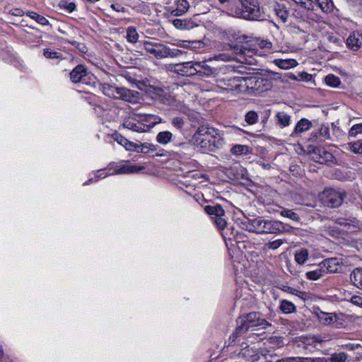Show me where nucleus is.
<instances>
[{
    "instance_id": "f257e3e1",
    "label": "nucleus",
    "mask_w": 362,
    "mask_h": 362,
    "mask_svg": "<svg viewBox=\"0 0 362 362\" xmlns=\"http://www.w3.org/2000/svg\"><path fill=\"white\" fill-rule=\"evenodd\" d=\"M194 144L203 152H216L225 144L221 131L208 125L200 126L193 136Z\"/></svg>"
},
{
    "instance_id": "f03ea898",
    "label": "nucleus",
    "mask_w": 362,
    "mask_h": 362,
    "mask_svg": "<svg viewBox=\"0 0 362 362\" xmlns=\"http://www.w3.org/2000/svg\"><path fill=\"white\" fill-rule=\"evenodd\" d=\"M229 15L250 21L259 20L261 12L257 0H218Z\"/></svg>"
},
{
    "instance_id": "7ed1b4c3",
    "label": "nucleus",
    "mask_w": 362,
    "mask_h": 362,
    "mask_svg": "<svg viewBox=\"0 0 362 362\" xmlns=\"http://www.w3.org/2000/svg\"><path fill=\"white\" fill-rule=\"evenodd\" d=\"M245 229L248 231L257 233H274L278 234L285 230V226L283 223L279 221L264 220L261 218H257L248 220Z\"/></svg>"
},
{
    "instance_id": "20e7f679",
    "label": "nucleus",
    "mask_w": 362,
    "mask_h": 362,
    "mask_svg": "<svg viewBox=\"0 0 362 362\" xmlns=\"http://www.w3.org/2000/svg\"><path fill=\"white\" fill-rule=\"evenodd\" d=\"M231 61L233 59L232 56L226 54H221L216 57L215 59H209L202 62H194L195 74L201 76L215 77L221 70V67H216L213 65L216 60Z\"/></svg>"
},
{
    "instance_id": "39448f33",
    "label": "nucleus",
    "mask_w": 362,
    "mask_h": 362,
    "mask_svg": "<svg viewBox=\"0 0 362 362\" xmlns=\"http://www.w3.org/2000/svg\"><path fill=\"white\" fill-rule=\"evenodd\" d=\"M243 77L218 79L216 81L217 91L221 93L226 91L231 93H240L243 88Z\"/></svg>"
},
{
    "instance_id": "423d86ee",
    "label": "nucleus",
    "mask_w": 362,
    "mask_h": 362,
    "mask_svg": "<svg viewBox=\"0 0 362 362\" xmlns=\"http://www.w3.org/2000/svg\"><path fill=\"white\" fill-rule=\"evenodd\" d=\"M346 194L337 189H325L322 192V199L323 204L329 208H336L341 205Z\"/></svg>"
},
{
    "instance_id": "0eeeda50",
    "label": "nucleus",
    "mask_w": 362,
    "mask_h": 362,
    "mask_svg": "<svg viewBox=\"0 0 362 362\" xmlns=\"http://www.w3.org/2000/svg\"><path fill=\"white\" fill-rule=\"evenodd\" d=\"M204 211L211 216L219 230L225 228L227 223L225 218V211L220 204L207 205L204 206Z\"/></svg>"
},
{
    "instance_id": "6e6552de",
    "label": "nucleus",
    "mask_w": 362,
    "mask_h": 362,
    "mask_svg": "<svg viewBox=\"0 0 362 362\" xmlns=\"http://www.w3.org/2000/svg\"><path fill=\"white\" fill-rule=\"evenodd\" d=\"M194 62H186L178 64H169L168 69L173 73L182 76H191L195 75Z\"/></svg>"
},
{
    "instance_id": "1a4fd4ad",
    "label": "nucleus",
    "mask_w": 362,
    "mask_h": 362,
    "mask_svg": "<svg viewBox=\"0 0 362 362\" xmlns=\"http://www.w3.org/2000/svg\"><path fill=\"white\" fill-rule=\"evenodd\" d=\"M165 46L163 44L154 43L150 41H141L139 42V48L144 49L148 53L152 54L157 59H163Z\"/></svg>"
},
{
    "instance_id": "9d476101",
    "label": "nucleus",
    "mask_w": 362,
    "mask_h": 362,
    "mask_svg": "<svg viewBox=\"0 0 362 362\" xmlns=\"http://www.w3.org/2000/svg\"><path fill=\"white\" fill-rule=\"evenodd\" d=\"M250 327H261L264 329L267 326H271L264 318L262 317V314L257 312H251L245 316L240 317Z\"/></svg>"
},
{
    "instance_id": "9b49d317",
    "label": "nucleus",
    "mask_w": 362,
    "mask_h": 362,
    "mask_svg": "<svg viewBox=\"0 0 362 362\" xmlns=\"http://www.w3.org/2000/svg\"><path fill=\"white\" fill-rule=\"evenodd\" d=\"M139 92L124 87L115 86L113 98L134 103L138 100Z\"/></svg>"
},
{
    "instance_id": "f8f14e48",
    "label": "nucleus",
    "mask_w": 362,
    "mask_h": 362,
    "mask_svg": "<svg viewBox=\"0 0 362 362\" xmlns=\"http://www.w3.org/2000/svg\"><path fill=\"white\" fill-rule=\"evenodd\" d=\"M312 159L319 163H334L335 158L330 152L324 148H316L311 153Z\"/></svg>"
},
{
    "instance_id": "ddd939ff",
    "label": "nucleus",
    "mask_w": 362,
    "mask_h": 362,
    "mask_svg": "<svg viewBox=\"0 0 362 362\" xmlns=\"http://www.w3.org/2000/svg\"><path fill=\"white\" fill-rule=\"evenodd\" d=\"M341 262L337 257L324 259L320 262V267L323 269L325 274L338 272L341 268Z\"/></svg>"
},
{
    "instance_id": "4468645a",
    "label": "nucleus",
    "mask_w": 362,
    "mask_h": 362,
    "mask_svg": "<svg viewBox=\"0 0 362 362\" xmlns=\"http://www.w3.org/2000/svg\"><path fill=\"white\" fill-rule=\"evenodd\" d=\"M243 88L245 86L256 91L262 90V87L264 85V79L260 77H243Z\"/></svg>"
},
{
    "instance_id": "2eb2a0df",
    "label": "nucleus",
    "mask_w": 362,
    "mask_h": 362,
    "mask_svg": "<svg viewBox=\"0 0 362 362\" xmlns=\"http://www.w3.org/2000/svg\"><path fill=\"white\" fill-rule=\"evenodd\" d=\"M88 71L86 68L82 65H77L70 73V79L73 83H86V77Z\"/></svg>"
},
{
    "instance_id": "dca6fc26",
    "label": "nucleus",
    "mask_w": 362,
    "mask_h": 362,
    "mask_svg": "<svg viewBox=\"0 0 362 362\" xmlns=\"http://www.w3.org/2000/svg\"><path fill=\"white\" fill-rule=\"evenodd\" d=\"M122 127L125 129L139 133L145 132L149 129L148 125H145L141 122L130 118L124 120Z\"/></svg>"
},
{
    "instance_id": "f3484780",
    "label": "nucleus",
    "mask_w": 362,
    "mask_h": 362,
    "mask_svg": "<svg viewBox=\"0 0 362 362\" xmlns=\"http://www.w3.org/2000/svg\"><path fill=\"white\" fill-rule=\"evenodd\" d=\"M346 45L351 50H358L362 46V34L357 31L351 32L346 40Z\"/></svg>"
},
{
    "instance_id": "a211bd4d",
    "label": "nucleus",
    "mask_w": 362,
    "mask_h": 362,
    "mask_svg": "<svg viewBox=\"0 0 362 362\" xmlns=\"http://www.w3.org/2000/svg\"><path fill=\"white\" fill-rule=\"evenodd\" d=\"M189 4L187 0H175L174 5L170 8V13L175 16L185 14L189 9Z\"/></svg>"
},
{
    "instance_id": "6ab92c4d",
    "label": "nucleus",
    "mask_w": 362,
    "mask_h": 362,
    "mask_svg": "<svg viewBox=\"0 0 362 362\" xmlns=\"http://www.w3.org/2000/svg\"><path fill=\"white\" fill-rule=\"evenodd\" d=\"M173 24L177 29L181 30H189L199 25L192 18H176L173 21Z\"/></svg>"
},
{
    "instance_id": "aec40b11",
    "label": "nucleus",
    "mask_w": 362,
    "mask_h": 362,
    "mask_svg": "<svg viewBox=\"0 0 362 362\" xmlns=\"http://www.w3.org/2000/svg\"><path fill=\"white\" fill-rule=\"evenodd\" d=\"M250 327L240 317L238 320V326L235 328V331L232 333V334L229 337V340L231 342H234L237 338L244 335L247 333Z\"/></svg>"
},
{
    "instance_id": "412c9836",
    "label": "nucleus",
    "mask_w": 362,
    "mask_h": 362,
    "mask_svg": "<svg viewBox=\"0 0 362 362\" xmlns=\"http://www.w3.org/2000/svg\"><path fill=\"white\" fill-rule=\"evenodd\" d=\"M313 124L311 121L308 120L306 118L300 119L295 126V128L292 133L291 134V136L296 137L298 136L300 134L307 132L312 127Z\"/></svg>"
},
{
    "instance_id": "4be33fe9",
    "label": "nucleus",
    "mask_w": 362,
    "mask_h": 362,
    "mask_svg": "<svg viewBox=\"0 0 362 362\" xmlns=\"http://www.w3.org/2000/svg\"><path fill=\"white\" fill-rule=\"evenodd\" d=\"M316 315L319 322L323 325H329L337 321V316L334 313L319 310L316 312Z\"/></svg>"
},
{
    "instance_id": "5701e85b",
    "label": "nucleus",
    "mask_w": 362,
    "mask_h": 362,
    "mask_svg": "<svg viewBox=\"0 0 362 362\" xmlns=\"http://www.w3.org/2000/svg\"><path fill=\"white\" fill-rule=\"evenodd\" d=\"M176 45L181 47L196 50L204 47L206 43L203 40H179Z\"/></svg>"
},
{
    "instance_id": "b1692460",
    "label": "nucleus",
    "mask_w": 362,
    "mask_h": 362,
    "mask_svg": "<svg viewBox=\"0 0 362 362\" xmlns=\"http://www.w3.org/2000/svg\"><path fill=\"white\" fill-rule=\"evenodd\" d=\"M238 356L240 358L250 362H254L257 359L256 351L249 346H245L243 349H242L238 353Z\"/></svg>"
},
{
    "instance_id": "393cba45",
    "label": "nucleus",
    "mask_w": 362,
    "mask_h": 362,
    "mask_svg": "<svg viewBox=\"0 0 362 362\" xmlns=\"http://www.w3.org/2000/svg\"><path fill=\"white\" fill-rule=\"evenodd\" d=\"M144 168L136 165H124L114 170L112 175L129 174L138 173Z\"/></svg>"
},
{
    "instance_id": "a878e982",
    "label": "nucleus",
    "mask_w": 362,
    "mask_h": 362,
    "mask_svg": "<svg viewBox=\"0 0 362 362\" xmlns=\"http://www.w3.org/2000/svg\"><path fill=\"white\" fill-rule=\"evenodd\" d=\"M303 20L308 21L309 23H318L322 21L321 16L315 13L314 11L313 4L310 9H305Z\"/></svg>"
},
{
    "instance_id": "bb28decb",
    "label": "nucleus",
    "mask_w": 362,
    "mask_h": 362,
    "mask_svg": "<svg viewBox=\"0 0 362 362\" xmlns=\"http://www.w3.org/2000/svg\"><path fill=\"white\" fill-rule=\"evenodd\" d=\"M274 63L278 67L282 69H288L296 67L298 64L294 59H276L274 60Z\"/></svg>"
},
{
    "instance_id": "cd10ccee",
    "label": "nucleus",
    "mask_w": 362,
    "mask_h": 362,
    "mask_svg": "<svg viewBox=\"0 0 362 362\" xmlns=\"http://www.w3.org/2000/svg\"><path fill=\"white\" fill-rule=\"evenodd\" d=\"M274 11L282 22L286 23L287 21L288 11L284 4L276 3L274 6Z\"/></svg>"
},
{
    "instance_id": "c85d7f7f",
    "label": "nucleus",
    "mask_w": 362,
    "mask_h": 362,
    "mask_svg": "<svg viewBox=\"0 0 362 362\" xmlns=\"http://www.w3.org/2000/svg\"><path fill=\"white\" fill-rule=\"evenodd\" d=\"M350 280L357 288L362 290V268H356L350 274Z\"/></svg>"
},
{
    "instance_id": "c756f323",
    "label": "nucleus",
    "mask_w": 362,
    "mask_h": 362,
    "mask_svg": "<svg viewBox=\"0 0 362 362\" xmlns=\"http://www.w3.org/2000/svg\"><path fill=\"white\" fill-rule=\"evenodd\" d=\"M228 47L230 49L232 50L236 54L247 57L250 56L251 54L255 53L254 49H248L240 44L228 45Z\"/></svg>"
},
{
    "instance_id": "7c9ffc66",
    "label": "nucleus",
    "mask_w": 362,
    "mask_h": 362,
    "mask_svg": "<svg viewBox=\"0 0 362 362\" xmlns=\"http://www.w3.org/2000/svg\"><path fill=\"white\" fill-rule=\"evenodd\" d=\"M276 124L281 128L288 127L291 124V116L285 112H278L276 114Z\"/></svg>"
},
{
    "instance_id": "2f4dec72",
    "label": "nucleus",
    "mask_w": 362,
    "mask_h": 362,
    "mask_svg": "<svg viewBox=\"0 0 362 362\" xmlns=\"http://www.w3.org/2000/svg\"><path fill=\"white\" fill-rule=\"evenodd\" d=\"M322 268L320 267V263L316 267L315 269L305 273V276L309 280H317L325 275Z\"/></svg>"
},
{
    "instance_id": "473e14b6",
    "label": "nucleus",
    "mask_w": 362,
    "mask_h": 362,
    "mask_svg": "<svg viewBox=\"0 0 362 362\" xmlns=\"http://www.w3.org/2000/svg\"><path fill=\"white\" fill-rule=\"evenodd\" d=\"M173 134L169 131L159 132L156 136V141L160 144L166 145L172 141Z\"/></svg>"
},
{
    "instance_id": "72a5a7b5",
    "label": "nucleus",
    "mask_w": 362,
    "mask_h": 362,
    "mask_svg": "<svg viewBox=\"0 0 362 362\" xmlns=\"http://www.w3.org/2000/svg\"><path fill=\"white\" fill-rule=\"evenodd\" d=\"M309 252L305 248H300L295 253V260L299 264H304L308 259Z\"/></svg>"
},
{
    "instance_id": "f704fd0d",
    "label": "nucleus",
    "mask_w": 362,
    "mask_h": 362,
    "mask_svg": "<svg viewBox=\"0 0 362 362\" xmlns=\"http://www.w3.org/2000/svg\"><path fill=\"white\" fill-rule=\"evenodd\" d=\"M321 10L327 13H331L334 8V3L332 0H315Z\"/></svg>"
},
{
    "instance_id": "c9c22d12",
    "label": "nucleus",
    "mask_w": 362,
    "mask_h": 362,
    "mask_svg": "<svg viewBox=\"0 0 362 362\" xmlns=\"http://www.w3.org/2000/svg\"><path fill=\"white\" fill-rule=\"evenodd\" d=\"M126 38L129 42L136 43L140 42L138 41L139 34L136 29L134 26H129L127 28V36Z\"/></svg>"
},
{
    "instance_id": "e433bc0d",
    "label": "nucleus",
    "mask_w": 362,
    "mask_h": 362,
    "mask_svg": "<svg viewBox=\"0 0 362 362\" xmlns=\"http://www.w3.org/2000/svg\"><path fill=\"white\" fill-rule=\"evenodd\" d=\"M180 111L192 122H199L200 116L197 112H195L186 107H181Z\"/></svg>"
},
{
    "instance_id": "4c0bfd02",
    "label": "nucleus",
    "mask_w": 362,
    "mask_h": 362,
    "mask_svg": "<svg viewBox=\"0 0 362 362\" xmlns=\"http://www.w3.org/2000/svg\"><path fill=\"white\" fill-rule=\"evenodd\" d=\"M280 309L284 313L290 314L296 312V307L293 303L287 300H282L281 301Z\"/></svg>"
},
{
    "instance_id": "58836bf2",
    "label": "nucleus",
    "mask_w": 362,
    "mask_h": 362,
    "mask_svg": "<svg viewBox=\"0 0 362 362\" xmlns=\"http://www.w3.org/2000/svg\"><path fill=\"white\" fill-rule=\"evenodd\" d=\"M249 151L250 147L242 144H235L230 149L231 153L235 156L246 155Z\"/></svg>"
},
{
    "instance_id": "ea45409f",
    "label": "nucleus",
    "mask_w": 362,
    "mask_h": 362,
    "mask_svg": "<svg viewBox=\"0 0 362 362\" xmlns=\"http://www.w3.org/2000/svg\"><path fill=\"white\" fill-rule=\"evenodd\" d=\"M338 223L344 226H347V230H350L351 227L353 228H358L360 222L356 218L344 219L339 218L338 220Z\"/></svg>"
},
{
    "instance_id": "a19ab883",
    "label": "nucleus",
    "mask_w": 362,
    "mask_h": 362,
    "mask_svg": "<svg viewBox=\"0 0 362 362\" xmlns=\"http://www.w3.org/2000/svg\"><path fill=\"white\" fill-rule=\"evenodd\" d=\"M158 146L153 144H148V143H144L139 144H138V148L136 149L137 153H148L149 152H153L157 150Z\"/></svg>"
},
{
    "instance_id": "79ce46f5",
    "label": "nucleus",
    "mask_w": 362,
    "mask_h": 362,
    "mask_svg": "<svg viewBox=\"0 0 362 362\" xmlns=\"http://www.w3.org/2000/svg\"><path fill=\"white\" fill-rule=\"evenodd\" d=\"M27 16L30 18L35 20L37 23L42 25H49V21L44 16L34 12V11H28Z\"/></svg>"
},
{
    "instance_id": "37998d69",
    "label": "nucleus",
    "mask_w": 362,
    "mask_h": 362,
    "mask_svg": "<svg viewBox=\"0 0 362 362\" xmlns=\"http://www.w3.org/2000/svg\"><path fill=\"white\" fill-rule=\"evenodd\" d=\"M186 118L184 116H175L171 119V124L178 130H182L185 124Z\"/></svg>"
},
{
    "instance_id": "c03bdc74",
    "label": "nucleus",
    "mask_w": 362,
    "mask_h": 362,
    "mask_svg": "<svg viewBox=\"0 0 362 362\" xmlns=\"http://www.w3.org/2000/svg\"><path fill=\"white\" fill-rule=\"evenodd\" d=\"M325 81L327 86L333 88L339 87L341 84L339 78L332 74H328L325 78Z\"/></svg>"
},
{
    "instance_id": "a18cd8bd",
    "label": "nucleus",
    "mask_w": 362,
    "mask_h": 362,
    "mask_svg": "<svg viewBox=\"0 0 362 362\" xmlns=\"http://www.w3.org/2000/svg\"><path fill=\"white\" fill-rule=\"evenodd\" d=\"M43 55L47 59H64L61 52L52 50L49 48H46V49H43Z\"/></svg>"
},
{
    "instance_id": "49530a36",
    "label": "nucleus",
    "mask_w": 362,
    "mask_h": 362,
    "mask_svg": "<svg viewBox=\"0 0 362 362\" xmlns=\"http://www.w3.org/2000/svg\"><path fill=\"white\" fill-rule=\"evenodd\" d=\"M290 78L294 81H304V82H308L310 81L313 78V76L311 74L303 71L298 74V75L291 74L290 76Z\"/></svg>"
},
{
    "instance_id": "de8ad7c7",
    "label": "nucleus",
    "mask_w": 362,
    "mask_h": 362,
    "mask_svg": "<svg viewBox=\"0 0 362 362\" xmlns=\"http://www.w3.org/2000/svg\"><path fill=\"white\" fill-rule=\"evenodd\" d=\"M279 214L282 216L286 217L295 222H299V216L294 212L293 210L284 209L279 212Z\"/></svg>"
},
{
    "instance_id": "09e8293b",
    "label": "nucleus",
    "mask_w": 362,
    "mask_h": 362,
    "mask_svg": "<svg viewBox=\"0 0 362 362\" xmlns=\"http://www.w3.org/2000/svg\"><path fill=\"white\" fill-rule=\"evenodd\" d=\"M259 116L258 114L253 110L247 112L245 115V121L249 125H252L258 122Z\"/></svg>"
},
{
    "instance_id": "8fccbe9b",
    "label": "nucleus",
    "mask_w": 362,
    "mask_h": 362,
    "mask_svg": "<svg viewBox=\"0 0 362 362\" xmlns=\"http://www.w3.org/2000/svg\"><path fill=\"white\" fill-rule=\"evenodd\" d=\"M319 135L323 140L335 141L333 136L330 134L329 128L328 126L322 125L319 129Z\"/></svg>"
},
{
    "instance_id": "3c124183",
    "label": "nucleus",
    "mask_w": 362,
    "mask_h": 362,
    "mask_svg": "<svg viewBox=\"0 0 362 362\" xmlns=\"http://www.w3.org/2000/svg\"><path fill=\"white\" fill-rule=\"evenodd\" d=\"M115 88V86H112L108 83H102L100 86V89L102 90L103 94L112 98L114 96Z\"/></svg>"
},
{
    "instance_id": "603ef678",
    "label": "nucleus",
    "mask_w": 362,
    "mask_h": 362,
    "mask_svg": "<svg viewBox=\"0 0 362 362\" xmlns=\"http://www.w3.org/2000/svg\"><path fill=\"white\" fill-rule=\"evenodd\" d=\"M182 52L178 49H171L165 46L163 58L166 57H176L180 55Z\"/></svg>"
},
{
    "instance_id": "864d4df0",
    "label": "nucleus",
    "mask_w": 362,
    "mask_h": 362,
    "mask_svg": "<svg viewBox=\"0 0 362 362\" xmlns=\"http://www.w3.org/2000/svg\"><path fill=\"white\" fill-rule=\"evenodd\" d=\"M349 149L354 153L362 155V141H357L356 142L349 143Z\"/></svg>"
},
{
    "instance_id": "5fc2aeb1",
    "label": "nucleus",
    "mask_w": 362,
    "mask_h": 362,
    "mask_svg": "<svg viewBox=\"0 0 362 362\" xmlns=\"http://www.w3.org/2000/svg\"><path fill=\"white\" fill-rule=\"evenodd\" d=\"M358 134H362V123L353 125L349 132V136L351 137H355Z\"/></svg>"
},
{
    "instance_id": "6e6d98bb",
    "label": "nucleus",
    "mask_w": 362,
    "mask_h": 362,
    "mask_svg": "<svg viewBox=\"0 0 362 362\" xmlns=\"http://www.w3.org/2000/svg\"><path fill=\"white\" fill-rule=\"evenodd\" d=\"M112 138L114 141H115L117 144L122 146L124 148V146L127 144L128 139L124 137L118 132H115L112 134Z\"/></svg>"
},
{
    "instance_id": "4d7b16f0",
    "label": "nucleus",
    "mask_w": 362,
    "mask_h": 362,
    "mask_svg": "<svg viewBox=\"0 0 362 362\" xmlns=\"http://www.w3.org/2000/svg\"><path fill=\"white\" fill-rule=\"evenodd\" d=\"M347 359V354L344 352L333 354L331 356L332 362H344Z\"/></svg>"
},
{
    "instance_id": "13d9d810",
    "label": "nucleus",
    "mask_w": 362,
    "mask_h": 362,
    "mask_svg": "<svg viewBox=\"0 0 362 362\" xmlns=\"http://www.w3.org/2000/svg\"><path fill=\"white\" fill-rule=\"evenodd\" d=\"M283 244L281 239H277L272 242H269L265 244L264 247L268 250H276L279 248Z\"/></svg>"
},
{
    "instance_id": "bf43d9fd",
    "label": "nucleus",
    "mask_w": 362,
    "mask_h": 362,
    "mask_svg": "<svg viewBox=\"0 0 362 362\" xmlns=\"http://www.w3.org/2000/svg\"><path fill=\"white\" fill-rule=\"evenodd\" d=\"M102 170H98L95 173V176L94 177H90L89 178L87 181H86L84 183H83V185L86 186V185H88L90 183H93L94 182H97L99 178L100 177H103V178H105L107 176V175H103V173H102Z\"/></svg>"
},
{
    "instance_id": "052dcab7",
    "label": "nucleus",
    "mask_w": 362,
    "mask_h": 362,
    "mask_svg": "<svg viewBox=\"0 0 362 362\" xmlns=\"http://www.w3.org/2000/svg\"><path fill=\"white\" fill-rule=\"evenodd\" d=\"M59 6L66 11H67L69 13L73 12L76 9V4L74 2H64L62 1L60 3Z\"/></svg>"
},
{
    "instance_id": "680f3d73",
    "label": "nucleus",
    "mask_w": 362,
    "mask_h": 362,
    "mask_svg": "<svg viewBox=\"0 0 362 362\" xmlns=\"http://www.w3.org/2000/svg\"><path fill=\"white\" fill-rule=\"evenodd\" d=\"M146 121L150 122V124L152 126H154V125H156L157 124H159V123L162 122V119L159 116H158V115H149L147 117Z\"/></svg>"
},
{
    "instance_id": "e2e57ef3",
    "label": "nucleus",
    "mask_w": 362,
    "mask_h": 362,
    "mask_svg": "<svg viewBox=\"0 0 362 362\" xmlns=\"http://www.w3.org/2000/svg\"><path fill=\"white\" fill-rule=\"evenodd\" d=\"M296 4L300 5L305 9H310L313 1L312 0H293Z\"/></svg>"
},
{
    "instance_id": "0e129e2a",
    "label": "nucleus",
    "mask_w": 362,
    "mask_h": 362,
    "mask_svg": "<svg viewBox=\"0 0 362 362\" xmlns=\"http://www.w3.org/2000/svg\"><path fill=\"white\" fill-rule=\"evenodd\" d=\"M257 43L261 49H271L272 47V43L267 40H258Z\"/></svg>"
},
{
    "instance_id": "69168bd1",
    "label": "nucleus",
    "mask_w": 362,
    "mask_h": 362,
    "mask_svg": "<svg viewBox=\"0 0 362 362\" xmlns=\"http://www.w3.org/2000/svg\"><path fill=\"white\" fill-rule=\"evenodd\" d=\"M285 291L291 294L298 296L299 297H300L301 298H303V299H305L304 296H306V293L305 292L299 291L298 290H297L296 288L288 287V286L286 288V289Z\"/></svg>"
},
{
    "instance_id": "338daca9",
    "label": "nucleus",
    "mask_w": 362,
    "mask_h": 362,
    "mask_svg": "<svg viewBox=\"0 0 362 362\" xmlns=\"http://www.w3.org/2000/svg\"><path fill=\"white\" fill-rule=\"evenodd\" d=\"M137 148H138V144L137 143H134V142L130 141L129 140L127 142V144L124 146V148L127 151H136Z\"/></svg>"
},
{
    "instance_id": "774afa93",
    "label": "nucleus",
    "mask_w": 362,
    "mask_h": 362,
    "mask_svg": "<svg viewBox=\"0 0 362 362\" xmlns=\"http://www.w3.org/2000/svg\"><path fill=\"white\" fill-rule=\"evenodd\" d=\"M351 302L356 305L362 308V297L359 296H354L351 298Z\"/></svg>"
}]
</instances>
